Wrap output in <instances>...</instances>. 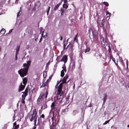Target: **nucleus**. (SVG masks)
<instances>
[{
	"instance_id": "25",
	"label": "nucleus",
	"mask_w": 129,
	"mask_h": 129,
	"mask_svg": "<svg viewBox=\"0 0 129 129\" xmlns=\"http://www.w3.org/2000/svg\"><path fill=\"white\" fill-rule=\"evenodd\" d=\"M55 105V103L54 102H53L52 103V104L51 105V107L52 108H53V109H54V106Z\"/></svg>"
},
{
	"instance_id": "8",
	"label": "nucleus",
	"mask_w": 129,
	"mask_h": 129,
	"mask_svg": "<svg viewBox=\"0 0 129 129\" xmlns=\"http://www.w3.org/2000/svg\"><path fill=\"white\" fill-rule=\"evenodd\" d=\"M92 35H93V37L97 38L98 36V33L97 31L95 30L92 31Z\"/></svg>"
},
{
	"instance_id": "17",
	"label": "nucleus",
	"mask_w": 129,
	"mask_h": 129,
	"mask_svg": "<svg viewBox=\"0 0 129 129\" xmlns=\"http://www.w3.org/2000/svg\"><path fill=\"white\" fill-rule=\"evenodd\" d=\"M107 94H104V97L103 98V101H104V103H105L106 101V99H107Z\"/></svg>"
},
{
	"instance_id": "9",
	"label": "nucleus",
	"mask_w": 129,
	"mask_h": 129,
	"mask_svg": "<svg viewBox=\"0 0 129 129\" xmlns=\"http://www.w3.org/2000/svg\"><path fill=\"white\" fill-rule=\"evenodd\" d=\"M33 120L34 122V125L35 126H36L39 124V118L38 120L37 119H34Z\"/></svg>"
},
{
	"instance_id": "20",
	"label": "nucleus",
	"mask_w": 129,
	"mask_h": 129,
	"mask_svg": "<svg viewBox=\"0 0 129 129\" xmlns=\"http://www.w3.org/2000/svg\"><path fill=\"white\" fill-rule=\"evenodd\" d=\"M62 68L63 69V70H63V71H64L66 72L67 71V70L66 69V67L64 64L63 65Z\"/></svg>"
},
{
	"instance_id": "3",
	"label": "nucleus",
	"mask_w": 129,
	"mask_h": 129,
	"mask_svg": "<svg viewBox=\"0 0 129 129\" xmlns=\"http://www.w3.org/2000/svg\"><path fill=\"white\" fill-rule=\"evenodd\" d=\"M31 62V60H28L27 62V63H24L23 64V66L24 67L23 69L28 71V68L30 66Z\"/></svg>"
},
{
	"instance_id": "28",
	"label": "nucleus",
	"mask_w": 129,
	"mask_h": 129,
	"mask_svg": "<svg viewBox=\"0 0 129 129\" xmlns=\"http://www.w3.org/2000/svg\"><path fill=\"white\" fill-rule=\"evenodd\" d=\"M21 11L20 10L19 11V12H18L17 14V17H19L21 15Z\"/></svg>"
},
{
	"instance_id": "59",
	"label": "nucleus",
	"mask_w": 129,
	"mask_h": 129,
	"mask_svg": "<svg viewBox=\"0 0 129 129\" xmlns=\"http://www.w3.org/2000/svg\"><path fill=\"white\" fill-rule=\"evenodd\" d=\"M61 80H60L58 82L59 83H60L61 82Z\"/></svg>"
},
{
	"instance_id": "55",
	"label": "nucleus",
	"mask_w": 129,
	"mask_h": 129,
	"mask_svg": "<svg viewBox=\"0 0 129 129\" xmlns=\"http://www.w3.org/2000/svg\"><path fill=\"white\" fill-rule=\"evenodd\" d=\"M76 38H75L74 39V41H75L76 40Z\"/></svg>"
},
{
	"instance_id": "41",
	"label": "nucleus",
	"mask_w": 129,
	"mask_h": 129,
	"mask_svg": "<svg viewBox=\"0 0 129 129\" xmlns=\"http://www.w3.org/2000/svg\"><path fill=\"white\" fill-rule=\"evenodd\" d=\"M18 54H16V55H15V60H17V55Z\"/></svg>"
},
{
	"instance_id": "11",
	"label": "nucleus",
	"mask_w": 129,
	"mask_h": 129,
	"mask_svg": "<svg viewBox=\"0 0 129 129\" xmlns=\"http://www.w3.org/2000/svg\"><path fill=\"white\" fill-rule=\"evenodd\" d=\"M61 3H59L56 5L54 9V10L56 11L59 7L60 5H61Z\"/></svg>"
},
{
	"instance_id": "14",
	"label": "nucleus",
	"mask_w": 129,
	"mask_h": 129,
	"mask_svg": "<svg viewBox=\"0 0 129 129\" xmlns=\"http://www.w3.org/2000/svg\"><path fill=\"white\" fill-rule=\"evenodd\" d=\"M101 43L103 45H107V42L106 40H104L103 39V41H101Z\"/></svg>"
},
{
	"instance_id": "27",
	"label": "nucleus",
	"mask_w": 129,
	"mask_h": 129,
	"mask_svg": "<svg viewBox=\"0 0 129 129\" xmlns=\"http://www.w3.org/2000/svg\"><path fill=\"white\" fill-rule=\"evenodd\" d=\"M68 40L69 39H68L67 41H65L63 42V45H65V46H66L68 43Z\"/></svg>"
},
{
	"instance_id": "54",
	"label": "nucleus",
	"mask_w": 129,
	"mask_h": 129,
	"mask_svg": "<svg viewBox=\"0 0 129 129\" xmlns=\"http://www.w3.org/2000/svg\"><path fill=\"white\" fill-rule=\"evenodd\" d=\"M52 76H50V77H49V79H51L52 78Z\"/></svg>"
},
{
	"instance_id": "26",
	"label": "nucleus",
	"mask_w": 129,
	"mask_h": 129,
	"mask_svg": "<svg viewBox=\"0 0 129 129\" xmlns=\"http://www.w3.org/2000/svg\"><path fill=\"white\" fill-rule=\"evenodd\" d=\"M22 93H23L24 94V97H26V96L27 95L28 93L27 92L25 91L24 92H22Z\"/></svg>"
},
{
	"instance_id": "51",
	"label": "nucleus",
	"mask_w": 129,
	"mask_h": 129,
	"mask_svg": "<svg viewBox=\"0 0 129 129\" xmlns=\"http://www.w3.org/2000/svg\"><path fill=\"white\" fill-rule=\"evenodd\" d=\"M36 128V126H34L33 128V129H35Z\"/></svg>"
},
{
	"instance_id": "53",
	"label": "nucleus",
	"mask_w": 129,
	"mask_h": 129,
	"mask_svg": "<svg viewBox=\"0 0 129 129\" xmlns=\"http://www.w3.org/2000/svg\"><path fill=\"white\" fill-rule=\"evenodd\" d=\"M42 37H41V38H40V41H39L40 42L41 41V40H42Z\"/></svg>"
},
{
	"instance_id": "10",
	"label": "nucleus",
	"mask_w": 129,
	"mask_h": 129,
	"mask_svg": "<svg viewBox=\"0 0 129 129\" xmlns=\"http://www.w3.org/2000/svg\"><path fill=\"white\" fill-rule=\"evenodd\" d=\"M27 81V79L26 78H24L23 79V83L24 85L25 86Z\"/></svg>"
},
{
	"instance_id": "60",
	"label": "nucleus",
	"mask_w": 129,
	"mask_h": 129,
	"mask_svg": "<svg viewBox=\"0 0 129 129\" xmlns=\"http://www.w3.org/2000/svg\"><path fill=\"white\" fill-rule=\"evenodd\" d=\"M127 127H129V125H127Z\"/></svg>"
},
{
	"instance_id": "18",
	"label": "nucleus",
	"mask_w": 129,
	"mask_h": 129,
	"mask_svg": "<svg viewBox=\"0 0 129 129\" xmlns=\"http://www.w3.org/2000/svg\"><path fill=\"white\" fill-rule=\"evenodd\" d=\"M63 8L67 9L68 7V6L66 4H64L62 5Z\"/></svg>"
},
{
	"instance_id": "19",
	"label": "nucleus",
	"mask_w": 129,
	"mask_h": 129,
	"mask_svg": "<svg viewBox=\"0 0 129 129\" xmlns=\"http://www.w3.org/2000/svg\"><path fill=\"white\" fill-rule=\"evenodd\" d=\"M20 49V46H17L16 49V53L18 54V52Z\"/></svg>"
},
{
	"instance_id": "62",
	"label": "nucleus",
	"mask_w": 129,
	"mask_h": 129,
	"mask_svg": "<svg viewBox=\"0 0 129 129\" xmlns=\"http://www.w3.org/2000/svg\"><path fill=\"white\" fill-rule=\"evenodd\" d=\"M37 39H35V41H37Z\"/></svg>"
},
{
	"instance_id": "56",
	"label": "nucleus",
	"mask_w": 129,
	"mask_h": 129,
	"mask_svg": "<svg viewBox=\"0 0 129 129\" xmlns=\"http://www.w3.org/2000/svg\"><path fill=\"white\" fill-rule=\"evenodd\" d=\"M77 35H78V34H77V35H76L75 36V38H77Z\"/></svg>"
},
{
	"instance_id": "16",
	"label": "nucleus",
	"mask_w": 129,
	"mask_h": 129,
	"mask_svg": "<svg viewBox=\"0 0 129 129\" xmlns=\"http://www.w3.org/2000/svg\"><path fill=\"white\" fill-rule=\"evenodd\" d=\"M105 20L104 19H103L102 20L100 24V26L103 27V26L104 24Z\"/></svg>"
},
{
	"instance_id": "24",
	"label": "nucleus",
	"mask_w": 129,
	"mask_h": 129,
	"mask_svg": "<svg viewBox=\"0 0 129 129\" xmlns=\"http://www.w3.org/2000/svg\"><path fill=\"white\" fill-rule=\"evenodd\" d=\"M43 76L44 77V78H46V77L47 76V73L46 72H44L43 73Z\"/></svg>"
},
{
	"instance_id": "44",
	"label": "nucleus",
	"mask_w": 129,
	"mask_h": 129,
	"mask_svg": "<svg viewBox=\"0 0 129 129\" xmlns=\"http://www.w3.org/2000/svg\"><path fill=\"white\" fill-rule=\"evenodd\" d=\"M64 83H65V82L63 81V80H62V82L61 83H60V84H61L63 85Z\"/></svg>"
},
{
	"instance_id": "40",
	"label": "nucleus",
	"mask_w": 129,
	"mask_h": 129,
	"mask_svg": "<svg viewBox=\"0 0 129 129\" xmlns=\"http://www.w3.org/2000/svg\"><path fill=\"white\" fill-rule=\"evenodd\" d=\"M41 117L42 118H44L45 117V115L44 114H42L41 115Z\"/></svg>"
},
{
	"instance_id": "32",
	"label": "nucleus",
	"mask_w": 129,
	"mask_h": 129,
	"mask_svg": "<svg viewBox=\"0 0 129 129\" xmlns=\"http://www.w3.org/2000/svg\"><path fill=\"white\" fill-rule=\"evenodd\" d=\"M54 116V112H53L52 113V116L51 117V119L53 121V120Z\"/></svg>"
},
{
	"instance_id": "13",
	"label": "nucleus",
	"mask_w": 129,
	"mask_h": 129,
	"mask_svg": "<svg viewBox=\"0 0 129 129\" xmlns=\"http://www.w3.org/2000/svg\"><path fill=\"white\" fill-rule=\"evenodd\" d=\"M87 43H86L85 44L86 45V49L85 50V53H86L87 52H89L90 50V48L88 47L87 46Z\"/></svg>"
},
{
	"instance_id": "5",
	"label": "nucleus",
	"mask_w": 129,
	"mask_h": 129,
	"mask_svg": "<svg viewBox=\"0 0 129 129\" xmlns=\"http://www.w3.org/2000/svg\"><path fill=\"white\" fill-rule=\"evenodd\" d=\"M68 60V56L66 55H64L61 58V61H63L65 64L67 61Z\"/></svg>"
},
{
	"instance_id": "57",
	"label": "nucleus",
	"mask_w": 129,
	"mask_h": 129,
	"mask_svg": "<svg viewBox=\"0 0 129 129\" xmlns=\"http://www.w3.org/2000/svg\"><path fill=\"white\" fill-rule=\"evenodd\" d=\"M69 45H68V46H67V47H66V49H67L68 48V47H69Z\"/></svg>"
},
{
	"instance_id": "29",
	"label": "nucleus",
	"mask_w": 129,
	"mask_h": 129,
	"mask_svg": "<svg viewBox=\"0 0 129 129\" xmlns=\"http://www.w3.org/2000/svg\"><path fill=\"white\" fill-rule=\"evenodd\" d=\"M25 97H24V98H22V103L23 104H24L25 103L24 100L25 99Z\"/></svg>"
},
{
	"instance_id": "31",
	"label": "nucleus",
	"mask_w": 129,
	"mask_h": 129,
	"mask_svg": "<svg viewBox=\"0 0 129 129\" xmlns=\"http://www.w3.org/2000/svg\"><path fill=\"white\" fill-rule=\"evenodd\" d=\"M50 7H49L48 8V10L47 11V15H48L49 14V11L50 10Z\"/></svg>"
},
{
	"instance_id": "35",
	"label": "nucleus",
	"mask_w": 129,
	"mask_h": 129,
	"mask_svg": "<svg viewBox=\"0 0 129 129\" xmlns=\"http://www.w3.org/2000/svg\"><path fill=\"white\" fill-rule=\"evenodd\" d=\"M126 64L127 66V69L128 68V62L127 60H126Z\"/></svg>"
},
{
	"instance_id": "43",
	"label": "nucleus",
	"mask_w": 129,
	"mask_h": 129,
	"mask_svg": "<svg viewBox=\"0 0 129 129\" xmlns=\"http://www.w3.org/2000/svg\"><path fill=\"white\" fill-rule=\"evenodd\" d=\"M25 91L26 92H27V93L28 92V88H27V87L26 88V89H25Z\"/></svg>"
},
{
	"instance_id": "4",
	"label": "nucleus",
	"mask_w": 129,
	"mask_h": 129,
	"mask_svg": "<svg viewBox=\"0 0 129 129\" xmlns=\"http://www.w3.org/2000/svg\"><path fill=\"white\" fill-rule=\"evenodd\" d=\"M62 85L60 83L58 87V94L60 95V96H61L63 94V92H61Z\"/></svg>"
},
{
	"instance_id": "36",
	"label": "nucleus",
	"mask_w": 129,
	"mask_h": 129,
	"mask_svg": "<svg viewBox=\"0 0 129 129\" xmlns=\"http://www.w3.org/2000/svg\"><path fill=\"white\" fill-rule=\"evenodd\" d=\"M91 31L92 32V30L91 28H90L88 30V32H89V33L90 34V33H91Z\"/></svg>"
},
{
	"instance_id": "2",
	"label": "nucleus",
	"mask_w": 129,
	"mask_h": 129,
	"mask_svg": "<svg viewBox=\"0 0 129 129\" xmlns=\"http://www.w3.org/2000/svg\"><path fill=\"white\" fill-rule=\"evenodd\" d=\"M28 71L23 69H21L18 71L19 74L21 77H24L27 74Z\"/></svg>"
},
{
	"instance_id": "6",
	"label": "nucleus",
	"mask_w": 129,
	"mask_h": 129,
	"mask_svg": "<svg viewBox=\"0 0 129 129\" xmlns=\"http://www.w3.org/2000/svg\"><path fill=\"white\" fill-rule=\"evenodd\" d=\"M25 86L24 85H22V83H21L18 88V91L20 92L23 90L24 89Z\"/></svg>"
},
{
	"instance_id": "52",
	"label": "nucleus",
	"mask_w": 129,
	"mask_h": 129,
	"mask_svg": "<svg viewBox=\"0 0 129 129\" xmlns=\"http://www.w3.org/2000/svg\"><path fill=\"white\" fill-rule=\"evenodd\" d=\"M59 83V82H58V81L57 82V83L56 86H57L58 84Z\"/></svg>"
},
{
	"instance_id": "21",
	"label": "nucleus",
	"mask_w": 129,
	"mask_h": 129,
	"mask_svg": "<svg viewBox=\"0 0 129 129\" xmlns=\"http://www.w3.org/2000/svg\"><path fill=\"white\" fill-rule=\"evenodd\" d=\"M111 14L107 11H106V15L107 16V17H109L111 15Z\"/></svg>"
},
{
	"instance_id": "48",
	"label": "nucleus",
	"mask_w": 129,
	"mask_h": 129,
	"mask_svg": "<svg viewBox=\"0 0 129 129\" xmlns=\"http://www.w3.org/2000/svg\"><path fill=\"white\" fill-rule=\"evenodd\" d=\"M62 36H61L60 38V40H62Z\"/></svg>"
},
{
	"instance_id": "49",
	"label": "nucleus",
	"mask_w": 129,
	"mask_h": 129,
	"mask_svg": "<svg viewBox=\"0 0 129 129\" xmlns=\"http://www.w3.org/2000/svg\"><path fill=\"white\" fill-rule=\"evenodd\" d=\"M63 13H62V12H61V15L62 16H63Z\"/></svg>"
},
{
	"instance_id": "38",
	"label": "nucleus",
	"mask_w": 129,
	"mask_h": 129,
	"mask_svg": "<svg viewBox=\"0 0 129 129\" xmlns=\"http://www.w3.org/2000/svg\"><path fill=\"white\" fill-rule=\"evenodd\" d=\"M13 30V29H11L9 31L8 34H10V33H12Z\"/></svg>"
},
{
	"instance_id": "7",
	"label": "nucleus",
	"mask_w": 129,
	"mask_h": 129,
	"mask_svg": "<svg viewBox=\"0 0 129 129\" xmlns=\"http://www.w3.org/2000/svg\"><path fill=\"white\" fill-rule=\"evenodd\" d=\"M44 94H45L43 93L41 94L37 100V101L40 102L41 100H42L43 99V97L44 96Z\"/></svg>"
},
{
	"instance_id": "33",
	"label": "nucleus",
	"mask_w": 129,
	"mask_h": 129,
	"mask_svg": "<svg viewBox=\"0 0 129 129\" xmlns=\"http://www.w3.org/2000/svg\"><path fill=\"white\" fill-rule=\"evenodd\" d=\"M19 124L16 125L15 126V127L14 128V129H18L19 127Z\"/></svg>"
},
{
	"instance_id": "50",
	"label": "nucleus",
	"mask_w": 129,
	"mask_h": 129,
	"mask_svg": "<svg viewBox=\"0 0 129 129\" xmlns=\"http://www.w3.org/2000/svg\"><path fill=\"white\" fill-rule=\"evenodd\" d=\"M22 97L23 98H24V94H22Z\"/></svg>"
},
{
	"instance_id": "22",
	"label": "nucleus",
	"mask_w": 129,
	"mask_h": 129,
	"mask_svg": "<svg viewBox=\"0 0 129 129\" xmlns=\"http://www.w3.org/2000/svg\"><path fill=\"white\" fill-rule=\"evenodd\" d=\"M64 75V71H63V70H62L61 72V74L60 76L61 77H63Z\"/></svg>"
},
{
	"instance_id": "23",
	"label": "nucleus",
	"mask_w": 129,
	"mask_h": 129,
	"mask_svg": "<svg viewBox=\"0 0 129 129\" xmlns=\"http://www.w3.org/2000/svg\"><path fill=\"white\" fill-rule=\"evenodd\" d=\"M103 3L105 5V6H106V7H108V6L109 5V4H108V3L106 2H104Z\"/></svg>"
},
{
	"instance_id": "47",
	"label": "nucleus",
	"mask_w": 129,
	"mask_h": 129,
	"mask_svg": "<svg viewBox=\"0 0 129 129\" xmlns=\"http://www.w3.org/2000/svg\"><path fill=\"white\" fill-rule=\"evenodd\" d=\"M48 92L47 91H46V95H48Z\"/></svg>"
},
{
	"instance_id": "42",
	"label": "nucleus",
	"mask_w": 129,
	"mask_h": 129,
	"mask_svg": "<svg viewBox=\"0 0 129 129\" xmlns=\"http://www.w3.org/2000/svg\"><path fill=\"white\" fill-rule=\"evenodd\" d=\"M64 1V4L66 3L67 2V0H63Z\"/></svg>"
},
{
	"instance_id": "37",
	"label": "nucleus",
	"mask_w": 129,
	"mask_h": 129,
	"mask_svg": "<svg viewBox=\"0 0 129 129\" xmlns=\"http://www.w3.org/2000/svg\"><path fill=\"white\" fill-rule=\"evenodd\" d=\"M108 47H109V48L108 49V50L109 52H110L111 51V49L110 48V47L109 45L108 46Z\"/></svg>"
},
{
	"instance_id": "12",
	"label": "nucleus",
	"mask_w": 129,
	"mask_h": 129,
	"mask_svg": "<svg viewBox=\"0 0 129 129\" xmlns=\"http://www.w3.org/2000/svg\"><path fill=\"white\" fill-rule=\"evenodd\" d=\"M47 33L46 32H45L44 31H42V36L43 37H46L47 36Z\"/></svg>"
},
{
	"instance_id": "1",
	"label": "nucleus",
	"mask_w": 129,
	"mask_h": 129,
	"mask_svg": "<svg viewBox=\"0 0 129 129\" xmlns=\"http://www.w3.org/2000/svg\"><path fill=\"white\" fill-rule=\"evenodd\" d=\"M38 117L36 110L35 109L34 110L33 114L29 116V119L30 121H32L34 119H37Z\"/></svg>"
},
{
	"instance_id": "34",
	"label": "nucleus",
	"mask_w": 129,
	"mask_h": 129,
	"mask_svg": "<svg viewBox=\"0 0 129 129\" xmlns=\"http://www.w3.org/2000/svg\"><path fill=\"white\" fill-rule=\"evenodd\" d=\"M47 80L43 84V87L46 86L47 85Z\"/></svg>"
},
{
	"instance_id": "46",
	"label": "nucleus",
	"mask_w": 129,
	"mask_h": 129,
	"mask_svg": "<svg viewBox=\"0 0 129 129\" xmlns=\"http://www.w3.org/2000/svg\"><path fill=\"white\" fill-rule=\"evenodd\" d=\"M66 46H65V45H63V48L64 49H66Z\"/></svg>"
},
{
	"instance_id": "64",
	"label": "nucleus",
	"mask_w": 129,
	"mask_h": 129,
	"mask_svg": "<svg viewBox=\"0 0 129 129\" xmlns=\"http://www.w3.org/2000/svg\"><path fill=\"white\" fill-rule=\"evenodd\" d=\"M50 129H52V128H51V127H50Z\"/></svg>"
},
{
	"instance_id": "15",
	"label": "nucleus",
	"mask_w": 129,
	"mask_h": 129,
	"mask_svg": "<svg viewBox=\"0 0 129 129\" xmlns=\"http://www.w3.org/2000/svg\"><path fill=\"white\" fill-rule=\"evenodd\" d=\"M69 77L68 75H66L65 77L63 78L62 80L65 82V83H66V80L68 79Z\"/></svg>"
},
{
	"instance_id": "30",
	"label": "nucleus",
	"mask_w": 129,
	"mask_h": 129,
	"mask_svg": "<svg viewBox=\"0 0 129 129\" xmlns=\"http://www.w3.org/2000/svg\"><path fill=\"white\" fill-rule=\"evenodd\" d=\"M110 119H109V120H108L107 121H105V122L103 123L104 125H105L107 124L110 121Z\"/></svg>"
},
{
	"instance_id": "58",
	"label": "nucleus",
	"mask_w": 129,
	"mask_h": 129,
	"mask_svg": "<svg viewBox=\"0 0 129 129\" xmlns=\"http://www.w3.org/2000/svg\"><path fill=\"white\" fill-rule=\"evenodd\" d=\"M47 95H45V98L46 99L47 97Z\"/></svg>"
},
{
	"instance_id": "61",
	"label": "nucleus",
	"mask_w": 129,
	"mask_h": 129,
	"mask_svg": "<svg viewBox=\"0 0 129 129\" xmlns=\"http://www.w3.org/2000/svg\"><path fill=\"white\" fill-rule=\"evenodd\" d=\"M70 79L68 80V81L67 82V83H68L69 82V81H70Z\"/></svg>"
},
{
	"instance_id": "63",
	"label": "nucleus",
	"mask_w": 129,
	"mask_h": 129,
	"mask_svg": "<svg viewBox=\"0 0 129 129\" xmlns=\"http://www.w3.org/2000/svg\"><path fill=\"white\" fill-rule=\"evenodd\" d=\"M42 85L41 86V87H42Z\"/></svg>"
},
{
	"instance_id": "39",
	"label": "nucleus",
	"mask_w": 129,
	"mask_h": 129,
	"mask_svg": "<svg viewBox=\"0 0 129 129\" xmlns=\"http://www.w3.org/2000/svg\"><path fill=\"white\" fill-rule=\"evenodd\" d=\"M60 11L62 12V13H64V10L63 9H60Z\"/></svg>"
},
{
	"instance_id": "45",
	"label": "nucleus",
	"mask_w": 129,
	"mask_h": 129,
	"mask_svg": "<svg viewBox=\"0 0 129 129\" xmlns=\"http://www.w3.org/2000/svg\"><path fill=\"white\" fill-rule=\"evenodd\" d=\"M16 125V122H14L13 124V125L14 126H15Z\"/></svg>"
}]
</instances>
